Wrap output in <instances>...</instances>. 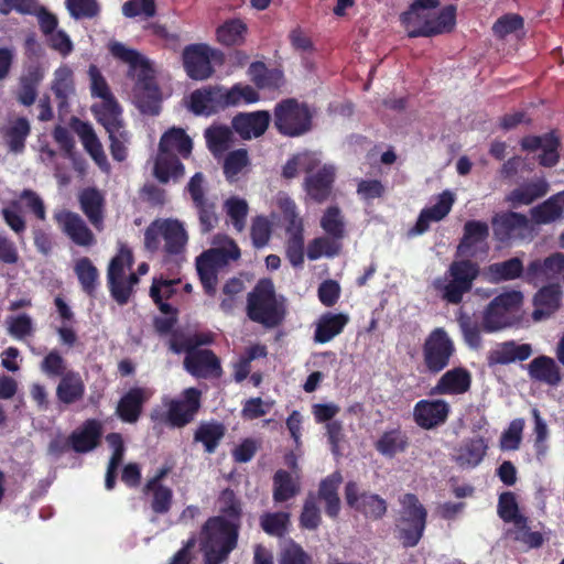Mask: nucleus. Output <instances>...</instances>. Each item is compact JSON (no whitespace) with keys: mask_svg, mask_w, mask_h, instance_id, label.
Masks as SVG:
<instances>
[{"mask_svg":"<svg viewBox=\"0 0 564 564\" xmlns=\"http://www.w3.org/2000/svg\"><path fill=\"white\" fill-rule=\"evenodd\" d=\"M51 89L57 99L59 112H67L75 96L73 70L67 65H62L54 72Z\"/></svg>","mask_w":564,"mask_h":564,"instance_id":"393cba45","label":"nucleus"},{"mask_svg":"<svg viewBox=\"0 0 564 564\" xmlns=\"http://www.w3.org/2000/svg\"><path fill=\"white\" fill-rule=\"evenodd\" d=\"M522 301V293L514 290L495 297L484 312L482 328L496 332L511 325Z\"/></svg>","mask_w":564,"mask_h":564,"instance_id":"9b49d317","label":"nucleus"},{"mask_svg":"<svg viewBox=\"0 0 564 564\" xmlns=\"http://www.w3.org/2000/svg\"><path fill=\"white\" fill-rule=\"evenodd\" d=\"M471 377L465 368L447 370L437 381L434 391L438 394H463L470 388Z\"/></svg>","mask_w":564,"mask_h":564,"instance_id":"c85d7f7f","label":"nucleus"},{"mask_svg":"<svg viewBox=\"0 0 564 564\" xmlns=\"http://www.w3.org/2000/svg\"><path fill=\"white\" fill-rule=\"evenodd\" d=\"M75 272L84 291L93 293L98 281V271L91 261L88 258L79 259L75 264Z\"/></svg>","mask_w":564,"mask_h":564,"instance_id":"e2e57ef3","label":"nucleus"},{"mask_svg":"<svg viewBox=\"0 0 564 564\" xmlns=\"http://www.w3.org/2000/svg\"><path fill=\"white\" fill-rule=\"evenodd\" d=\"M521 145L525 151H541L539 161L543 166H553L558 161V140L553 134L527 137L521 141Z\"/></svg>","mask_w":564,"mask_h":564,"instance_id":"bb28decb","label":"nucleus"},{"mask_svg":"<svg viewBox=\"0 0 564 564\" xmlns=\"http://www.w3.org/2000/svg\"><path fill=\"white\" fill-rule=\"evenodd\" d=\"M227 107L249 105L259 100L258 93L249 85L237 84L229 89L225 88Z\"/></svg>","mask_w":564,"mask_h":564,"instance_id":"680f3d73","label":"nucleus"},{"mask_svg":"<svg viewBox=\"0 0 564 564\" xmlns=\"http://www.w3.org/2000/svg\"><path fill=\"white\" fill-rule=\"evenodd\" d=\"M84 386L80 377L75 373L66 375L57 387V395L61 401L70 403L82 397Z\"/></svg>","mask_w":564,"mask_h":564,"instance_id":"052dcab7","label":"nucleus"},{"mask_svg":"<svg viewBox=\"0 0 564 564\" xmlns=\"http://www.w3.org/2000/svg\"><path fill=\"white\" fill-rule=\"evenodd\" d=\"M349 322V316L344 313H326L316 322L314 340L326 344L339 335Z\"/></svg>","mask_w":564,"mask_h":564,"instance_id":"c756f323","label":"nucleus"},{"mask_svg":"<svg viewBox=\"0 0 564 564\" xmlns=\"http://www.w3.org/2000/svg\"><path fill=\"white\" fill-rule=\"evenodd\" d=\"M178 283V280L172 279H153L150 295L153 301L159 305V308L162 313L170 315L173 313V308L170 304L165 303V300H169L175 292V285Z\"/></svg>","mask_w":564,"mask_h":564,"instance_id":"de8ad7c7","label":"nucleus"},{"mask_svg":"<svg viewBox=\"0 0 564 564\" xmlns=\"http://www.w3.org/2000/svg\"><path fill=\"white\" fill-rule=\"evenodd\" d=\"M220 53L206 44H192L183 51V65L188 77L195 80H205L214 72L212 61Z\"/></svg>","mask_w":564,"mask_h":564,"instance_id":"2eb2a0df","label":"nucleus"},{"mask_svg":"<svg viewBox=\"0 0 564 564\" xmlns=\"http://www.w3.org/2000/svg\"><path fill=\"white\" fill-rule=\"evenodd\" d=\"M522 29L523 19L520 15L513 13L501 17L492 26L494 33L501 39H505L511 34L518 36L522 33Z\"/></svg>","mask_w":564,"mask_h":564,"instance_id":"69168bd1","label":"nucleus"},{"mask_svg":"<svg viewBox=\"0 0 564 564\" xmlns=\"http://www.w3.org/2000/svg\"><path fill=\"white\" fill-rule=\"evenodd\" d=\"M530 376L550 386H556L561 381L560 368L551 357L541 356L529 364Z\"/></svg>","mask_w":564,"mask_h":564,"instance_id":"79ce46f5","label":"nucleus"},{"mask_svg":"<svg viewBox=\"0 0 564 564\" xmlns=\"http://www.w3.org/2000/svg\"><path fill=\"white\" fill-rule=\"evenodd\" d=\"M241 527L225 521L223 517H209L202 527L200 550L204 564H221L237 547Z\"/></svg>","mask_w":564,"mask_h":564,"instance_id":"20e7f679","label":"nucleus"},{"mask_svg":"<svg viewBox=\"0 0 564 564\" xmlns=\"http://www.w3.org/2000/svg\"><path fill=\"white\" fill-rule=\"evenodd\" d=\"M321 162L319 154L316 152H302L290 159L283 167V176L293 178L301 171L312 172Z\"/></svg>","mask_w":564,"mask_h":564,"instance_id":"09e8293b","label":"nucleus"},{"mask_svg":"<svg viewBox=\"0 0 564 564\" xmlns=\"http://www.w3.org/2000/svg\"><path fill=\"white\" fill-rule=\"evenodd\" d=\"M192 150L193 141L183 129L167 130L159 143V152L152 169L154 177L161 183L177 182L184 176L185 167L175 153L186 159Z\"/></svg>","mask_w":564,"mask_h":564,"instance_id":"7ed1b4c3","label":"nucleus"},{"mask_svg":"<svg viewBox=\"0 0 564 564\" xmlns=\"http://www.w3.org/2000/svg\"><path fill=\"white\" fill-rule=\"evenodd\" d=\"M488 445L481 436L463 441L454 449L453 460L463 469L477 467L487 454Z\"/></svg>","mask_w":564,"mask_h":564,"instance_id":"4be33fe9","label":"nucleus"},{"mask_svg":"<svg viewBox=\"0 0 564 564\" xmlns=\"http://www.w3.org/2000/svg\"><path fill=\"white\" fill-rule=\"evenodd\" d=\"M285 253L295 268L304 263V226L296 221L293 227H286Z\"/></svg>","mask_w":564,"mask_h":564,"instance_id":"ea45409f","label":"nucleus"},{"mask_svg":"<svg viewBox=\"0 0 564 564\" xmlns=\"http://www.w3.org/2000/svg\"><path fill=\"white\" fill-rule=\"evenodd\" d=\"M449 405L443 400H421L414 408L416 423H443L448 415Z\"/></svg>","mask_w":564,"mask_h":564,"instance_id":"c9c22d12","label":"nucleus"},{"mask_svg":"<svg viewBox=\"0 0 564 564\" xmlns=\"http://www.w3.org/2000/svg\"><path fill=\"white\" fill-rule=\"evenodd\" d=\"M558 198L553 195L544 203L531 209V217L536 224H549L563 216V210L558 204Z\"/></svg>","mask_w":564,"mask_h":564,"instance_id":"6e6d98bb","label":"nucleus"},{"mask_svg":"<svg viewBox=\"0 0 564 564\" xmlns=\"http://www.w3.org/2000/svg\"><path fill=\"white\" fill-rule=\"evenodd\" d=\"M131 265L132 253L127 247L122 246L108 267V282L111 294L120 304L127 303L133 286L139 282L138 275L130 272Z\"/></svg>","mask_w":564,"mask_h":564,"instance_id":"9d476101","label":"nucleus"},{"mask_svg":"<svg viewBox=\"0 0 564 564\" xmlns=\"http://www.w3.org/2000/svg\"><path fill=\"white\" fill-rule=\"evenodd\" d=\"M523 273V263L519 258L490 264L484 271L485 278L492 283L510 281L520 278Z\"/></svg>","mask_w":564,"mask_h":564,"instance_id":"4c0bfd02","label":"nucleus"},{"mask_svg":"<svg viewBox=\"0 0 564 564\" xmlns=\"http://www.w3.org/2000/svg\"><path fill=\"white\" fill-rule=\"evenodd\" d=\"M218 514L216 517H223L225 521L237 523L241 527L242 524V502L237 494L231 488H226L220 491L217 498Z\"/></svg>","mask_w":564,"mask_h":564,"instance_id":"e433bc0d","label":"nucleus"},{"mask_svg":"<svg viewBox=\"0 0 564 564\" xmlns=\"http://www.w3.org/2000/svg\"><path fill=\"white\" fill-rule=\"evenodd\" d=\"M532 354L531 346L528 344H516L507 341L497 347L494 351V360L498 364H510L516 360H525Z\"/></svg>","mask_w":564,"mask_h":564,"instance_id":"3c124183","label":"nucleus"},{"mask_svg":"<svg viewBox=\"0 0 564 564\" xmlns=\"http://www.w3.org/2000/svg\"><path fill=\"white\" fill-rule=\"evenodd\" d=\"M549 185L545 180L539 178L520 185L511 191L506 200L512 207L529 205L547 193Z\"/></svg>","mask_w":564,"mask_h":564,"instance_id":"473e14b6","label":"nucleus"},{"mask_svg":"<svg viewBox=\"0 0 564 564\" xmlns=\"http://www.w3.org/2000/svg\"><path fill=\"white\" fill-rule=\"evenodd\" d=\"M161 239L169 256H180L185 250L188 237L184 225L177 219H156L145 230V248L150 251L158 250Z\"/></svg>","mask_w":564,"mask_h":564,"instance_id":"0eeeda50","label":"nucleus"},{"mask_svg":"<svg viewBox=\"0 0 564 564\" xmlns=\"http://www.w3.org/2000/svg\"><path fill=\"white\" fill-rule=\"evenodd\" d=\"M102 425H84L75 430L70 435V446L76 453H88L96 448L102 434Z\"/></svg>","mask_w":564,"mask_h":564,"instance_id":"a19ab883","label":"nucleus"},{"mask_svg":"<svg viewBox=\"0 0 564 564\" xmlns=\"http://www.w3.org/2000/svg\"><path fill=\"white\" fill-rule=\"evenodd\" d=\"M225 432V425H199L195 432L194 440L195 442H200L205 451L212 454L216 451Z\"/></svg>","mask_w":564,"mask_h":564,"instance_id":"4d7b16f0","label":"nucleus"},{"mask_svg":"<svg viewBox=\"0 0 564 564\" xmlns=\"http://www.w3.org/2000/svg\"><path fill=\"white\" fill-rule=\"evenodd\" d=\"M335 170L332 165H324L316 174L310 175L305 180V189L307 194L317 202L325 200L332 189Z\"/></svg>","mask_w":564,"mask_h":564,"instance_id":"72a5a7b5","label":"nucleus"},{"mask_svg":"<svg viewBox=\"0 0 564 564\" xmlns=\"http://www.w3.org/2000/svg\"><path fill=\"white\" fill-rule=\"evenodd\" d=\"M497 511L500 519L506 523H510L516 518H518V522H524V516L519 512V505L512 491L500 494Z\"/></svg>","mask_w":564,"mask_h":564,"instance_id":"bf43d9fd","label":"nucleus"},{"mask_svg":"<svg viewBox=\"0 0 564 564\" xmlns=\"http://www.w3.org/2000/svg\"><path fill=\"white\" fill-rule=\"evenodd\" d=\"M279 564H312V558L299 543L291 541L280 553Z\"/></svg>","mask_w":564,"mask_h":564,"instance_id":"774afa93","label":"nucleus"},{"mask_svg":"<svg viewBox=\"0 0 564 564\" xmlns=\"http://www.w3.org/2000/svg\"><path fill=\"white\" fill-rule=\"evenodd\" d=\"M312 113L304 105L293 99L282 101L275 107L274 124L289 137H297L311 129Z\"/></svg>","mask_w":564,"mask_h":564,"instance_id":"f8f14e48","label":"nucleus"},{"mask_svg":"<svg viewBox=\"0 0 564 564\" xmlns=\"http://www.w3.org/2000/svg\"><path fill=\"white\" fill-rule=\"evenodd\" d=\"M219 250H208L200 254L196 261V269L205 291L209 294L216 292L217 268L223 265L218 262Z\"/></svg>","mask_w":564,"mask_h":564,"instance_id":"2f4dec72","label":"nucleus"},{"mask_svg":"<svg viewBox=\"0 0 564 564\" xmlns=\"http://www.w3.org/2000/svg\"><path fill=\"white\" fill-rule=\"evenodd\" d=\"M270 120L271 116L268 111L259 110L236 116L232 127L242 139H252L265 132Z\"/></svg>","mask_w":564,"mask_h":564,"instance_id":"5701e85b","label":"nucleus"},{"mask_svg":"<svg viewBox=\"0 0 564 564\" xmlns=\"http://www.w3.org/2000/svg\"><path fill=\"white\" fill-rule=\"evenodd\" d=\"M563 271L564 256L561 253H554L544 261L535 260L531 262L527 269L525 279L528 282L536 285L544 280L556 278Z\"/></svg>","mask_w":564,"mask_h":564,"instance_id":"a878e982","label":"nucleus"},{"mask_svg":"<svg viewBox=\"0 0 564 564\" xmlns=\"http://www.w3.org/2000/svg\"><path fill=\"white\" fill-rule=\"evenodd\" d=\"M101 202L100 193L93 188L85 189L80 195V204L84 213L98 229L102 223Z\"/></svg>","mask_w":564,"mask_h":564,"instance_id":"603ef678","label":"nucleus"},{"mask_svg":"<svg viewBox=\"0 0 564 564\" xmlns=\"http://www.w3.org/2000/svg\"><path fill=\"white\" fill-rule=\"evenodd\" d=\"M273 501L282 503L296 497L301 491V480L299 476H293L285 469H278L273 477Z\"/></svg>","mask_w":564,"mask_h":564,"instance_id":"7c9ffc66","label":"nucleus"},{"mask_svg":"<svg viewBox=\"0 0 564 564\" xmlns=\"http://www.w3.org/2000/svg\"><path fill=\"white\" fill-rule=\"evenodd\" d=\"M343 476L339 471H334L324 478L318 486L317 492H308L300 514V527L302 529L314 531L322 523V514L317 501L325 502V513L332 519H337L340 512V498L338 495Z\"/></svg>","mask_w":564,"mask_h":564,"instance_id":"39448f33","label":"nucleus"},{"mask_svg":"<svg viewBox=\"0 0 564 564\" xmlns=\"http://www.w3.org/2000/svg\"><path fill=\"white\" fill-rule=\"evenodd\" d=\"M55 219L74 243L83 247L95 243L93 232L77 214L62 210L55 214Z\"/></svg>","mask_w":564,"mask_h":564,"instance_id":"aec40b11","label":"nucleus"},{"mask_svg":"<svg viewBox=\"0 0 564 564\" xmlns=\"http://www.w3.org/2000/svg\"><path fill=\"white\" fill-rule=\"evenodd\" d=\"M478 272V265L470 261H455L451 264L448 273L436 279L433 285L448 303L458 304L464 294L471 289Z\"/></svg>","mask_w":564,"mask_h":564,"instance_id":"6e6552de","label":"nucleus"},{"mask_svg":"<svg viewBox=\"0 0 564 564\" xmlns=\"http://www.w3.org/2000/svg\"><path fill=\"white\" fill-rule=\"evenodd\" d=\"M227 107L224 87H205L193 91L188 108L197 116H210Z\"/></svg>","mask_w":564,"mask_h":564,"instance_id":"a211bd4d","label":"nucleus"},{"mask_svg":"<svg viewBox=\"0 0 564 564\" xmlns=\"http://www.w3.org/2000/svg\"><path fill=\"white\" fill-rule=\"evenodd\" d=\"M454 202L453 193L449 191L443 192L433 206L424 208L420 213L416 224L409 230V235L419 236L427 231L431 223L440 221L449 214Z\"/></svg>","mask_w":564,"mask_h":564,"instance_id":"6ab92c4d","label":"nucleus"},{"mask_svg":"<svg viewBox=\"0 0 564 564\" xmlns=\"http://www.w3.org/2000/svg\"><path fill=\"white\" fill-rule=\"evenodd\" d=\"M199 406V392L189 388L181 400H173L167 408V423H188Z\"/></svg>","mask_w":564,"mask_h":564,"instance_id":"b1692460","label":"nucleus"},{"mask_svg":"<svg viewBox=\"0 0 564 564\" xmlns=\"http://www.w3.org/2000/svg\"><path fill=\"white\" fill-rule=\"evenodd\" d=\"M248 316L267 327H273L282 318L280 305L270 280H261L248 297Z\"/></svg>","mask_w":564,"mask_h":564,"instance_id":"1a4fd4ad","label":"nucleus"},{"mask_svg":"<svg viewBox=\"0 0 564 564\" xmlns=\"http://www.w3.org/2000/svg\"><path fill=\"white\" fill-rule=\"evenodd\" d=\"M341 240L329 236H321L312 239L306 247V256L311 261L321 258H334L341 251Z\"/></svg>","mask_w":564,"mask_h":564,"instance_id":"37998d69","label":"nucleus"},{"mask_svg":"<svg viewBox=\"0 0 564 564\" xmlns=\"http://www.w3.org/2000/svg\"><path fill=\"white\" fill-rule=\"evenodd\" d=\"M93 111L107 132L122 128L121 111L115 98L99 100L93 106Z\"/></svg>","mask_w":564,"mask_h":564,"instance_id":"c03bdc74","label":"nucleus"},{"mask_svg":"<svg viewBox=\"0 0 564 564\" xmlns=\"http://www.w3.org/2000/svg\"><path fill=\"white\" fill-rule=\"evenodd\" d=\"M561 291L557 284H550L542 288L534 296L535 310L532 317L539 322L550 316L560 305Z\"/></svg>","mask_w":564,"mask_h":564,"instance_id":"f704fd0d","label":"nucleus"},{"mask_svg":"<svg viewBox=\"0 0 564 564\" xmlns=\"http://www.w3.org/2000/svg\"><path fill=\"white\" fill-rule=\"evenodd\" d=\"M400 20L410 37L432 36L454 28L455 9L440 8L438 0H416Z\"/></svg>","mask_w":564,"mask_h":564,"instance_id":"f03ea898","label":"nucleus"},{"mask_svg":"<svg viewBox=\"0 0 564 564\" xmlns=\"http://www.w3.org/2000/svg\"><path fill=\"white\" fill-rule=\"evenodd\" d=\"M152 395L145 388L130 389L119 401L117 412L121 420L134 423L138 421L143 403Z\"/></svg>","mask_w":564,"mask_h":564,"instance_id":"cd10ccee","label":"nucleus"},{"mask_svg":"<svg viewBox=\"0 0 564 564\" xmlns=\"http://www.w3.org/2000/svg\"><path fill=\"white\" fill-rule=\"evenodd\" d=\"M225 208L227 215L237 231H242L248 215V204L239 197H231L226 200Z\"/></svg>","mask_w":564,"mask_h":564,"instance_id":"0e129e2a","label":"nucleus"},{"mask_svg":"<svg viewBox=\"0 0 564 564\" xmlns=\"http://www.w3.org/2000/svg\"><path fill=\"white\" fill-rule=\"evenodd\" d=\"M77 133L82 140L85 150L89 153L91 159L102 171L108 172L109 164L107 161V156L93 128L87 123H80L77 127Z\"/></svg>","mask_w":564,"mask_h":564,"instance_id":"58836bf2","label":"nucleus"},{"mask_svg":"<svg viewBox=\"0 0 564 564\" xmlns=\"http://www.w3.org/2000/svg\"><path fill=\"white\" fill-rule=\"evenodd\" d=\"M289 512H264L260 516V527L270 536L283 538L289 531Z\"/></svg>","mask_w":564,"mask_h":564,"instance_id":"8fccbe9b","label":"nucleus"},{"mask_svg":"<svg viewBox=\"0 0 564 564\" xmlns=\"http://www.w3.org/2000/svg\"><path fill=\"white\" fill-rule=\"evenodd\" d=\"M111 54L129 67L128 76L133 82L132 100L143 113L158 115L161 94L155 82V64L140 52L122 43L110 44Z\"/></svg>","mask_w":564,"mask_h":564,"instance_id":"f257e3e1","label":"nucleus"},{"mask_svg":"<svg viewBox=\"0 0 564 564\" xmlns=\"http://www.w3.org/2000/svg\"><path fill=\"white\" fill-rule=\"evenodd\" d=\"M156 7L154 0H129L122 6V14L126 18L149 19L155 15Z\"/></svg>","mask_w":564,"mask_h":564,"instance_id":"338daca9","label":"nucleus"},{"mask_svg":"<svg viewBox=\"0 0 564 564\" xmlns=\"http://www.w3.org/2000/svg\"><path fill=\"white\" fill-rule=\"evenodd\" d=\"M184 366L185 369L195 377L216 378L221 373L219 359L208 349H198L196 347L186 348Z\"/></svg>","mask_w":564,"mask_h":564,"instance_id":"f3484780","label":"nucleus"},{"mask_svg":"<svg viewBox=\"0 0 564 564\" xmlns=\"http://www.w3.org/2000/svg\"><path fill=\"white\" fill-rule=\"evenodd\" d=\"M455 345L444 328H435L423 344V360L430 372L438 373L451 362Z\"/></svg>","mask_w":564,"mask_h":564,"instance_id":"ddd939ff","label":"nucleus"},{"mask_svg":"<svg viewBox=\"0 0 564 564\" xmlns=\"http://www.w3.org/2000/svg\"><path fill=\"white\" fill-rule=\"evenodd\" d=\"M208 149L214 155H221L231 143L232 132L228 127L216 126L205 131Z\"/></svg>","mask_w":564,"mask_h":564,"instance_id":"864d4df0","label":"nucleus"},{"mask_svg":"<svg viewBox=\"0 0 564 564\" xmlns=\"http://www.w3.org/2000/svg\"><path fill=\"white\" fill-rule=\"evenodd\" d=\"M489 228L482 221H467L464 227V237L458 246V253L462 256L474 257L478 251H487V237Z\"/></svg>","mask_w":564,"mask_h":564,"instance_id":"412c9836","label":"nucleus"},{"mask_svg":"<svg viewBox=\"0 0 564 564\" xmlns=\"http://www.w3.org/2000/svg\"><path fill=\"white\" fill-rule=\"evenodd\" d=\"M401 509L395 521V538L404 549L415 547L422 540L426 524L427 510L414 494H404L399 499Z\"/></svg>","mask_w":564,"mask_h":564,"instance_id":"423d86ee","label":"nucleus"},{"mask_svg":"<svg viewBox=\"0 0 564 564\" xmlns=\"http://www.w3.org/2000/svg\"><path fill=\"white\" fill-rule=\"evenodd\" d=\"M319 226L326 235L343 240L346 236V220L337 206L327 207L319 219Z\"/></svg>","mask_w":564,"mask_h":564,"instance_id":"a18cd8bd","label":"nucleus"},{"mask_svg":"<svg viewBox=\"0 0 564 564\" xmlns=\"http://www.w3.org/2000/svg\"><path fill=\"white\" fill-rule=\"evenodd\" d=\"M247 25L239 19L224 22L216 30L217 41L224 45H239L243 42Z\"/></svg>","mask_w":564,"mask_h":564,"instance_id":"49530a36","label":"nucleus"},{"mask_svg":"<svg viewBox=\"0 0 564 564\" xmlns=\"http://www.w3.org/2000/svg\"><path fill=\"white\" fill-rule=\"evenodd\" d=\"M408 445L405 435L400 430H392L384 433L376 444V448L382 455L394 456L399 452H403Z\"/></svg>","mask_w":564,"mask_h":564,"instance_id":"5fc2aeb1","label":"nucleus"},{"mask_svg":"<svg viewBox=\"0 0 564 564\" xmlns=\"http://www.w3.org/2000/svg\"><path fill=\"white\" fill-rule=\"evenodd\" d=\"M144 494H152L151 509L155 514H166L173 503V490L167 486L143 487Z\"/></svg>","mask_w":564,"mask_h":564,"instance_id":"13d9d810","label":"nucleus"},{"mask_svg":"<svg viewBox=\"0 0 564 564\" xmlns=\"http://www.w3.org/2000/svg\"><path fill=\"white\" fill-rule=\"evenodd\" d=\"M345 500L350 509L368 520H380L388 511V503L382 497L370 491L360 490L356 481H348L345 485Z\"/></svg>","mask_w":564,"mask_h":564,"instance_id":"4468645a","label":"nucleus"},{"mask_svg":"<svg viewBox=\"0 0 564 564\" xmlns=\"http://www.w3.org/2000/svg\"><path fill=\"white\" fill-rule=\"evenodd\" d=\"M494 234L500 241L525 239L530 237L532 226L527 216L519 213H505L492 219Z\"/></svg>","mask_w":564,"mask_h":564,"instance_id":"dca6fc26","label":"nucleus"}]
</instances>
